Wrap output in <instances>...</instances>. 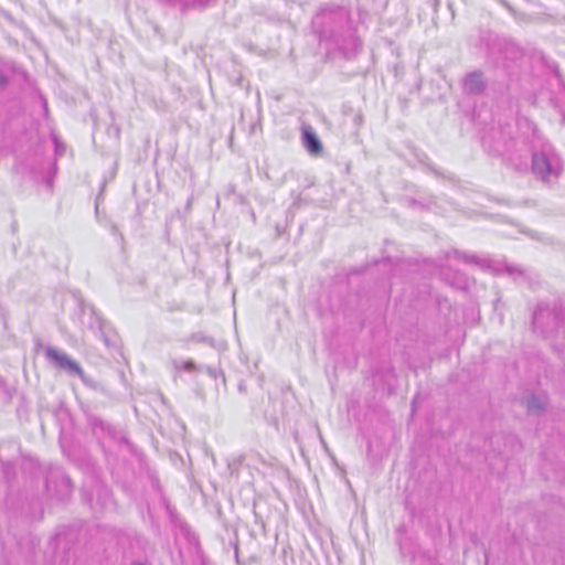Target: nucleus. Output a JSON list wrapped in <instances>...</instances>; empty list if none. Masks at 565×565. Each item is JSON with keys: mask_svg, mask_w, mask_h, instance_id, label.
I'll use <instances>...</instances> for the list:
<instances>
[{"mask_svg": "<svg viewBox=\"0 0 565 565\" xmlns=\"http://www.w3.org/2000/svg\"><path fill=\"white\" fill-rule=\"evenodd\" d=\"M457 259L467 265H472L481 270H490L495 275H507L514 280L524 279L525 271L521 266L509 264L507 260H494L489 257H481L476 254H468L459 249H451L446 253V259Z\"/></svg>", "mask_w": 565, "mask_h": 565, "instance_id": "obj_5", "label": "nucleus"}, {"mask_svg": "<svg viewBox=\"0 0 565 565\" xmlns=\"http://www.w3.org/2000/svg\"><path fill=\"white\" fill-rule=\"evenodd\" d=\"M505 46H507V50H508L509 52H511V54H512L513 56L518 54V50H516L513 45L507 44Z\"/></svg>", "mask_w": 565, "mask_h": 565, "instance_id": "obj_21", "label": "nucleus"}, {"mask_svg": "<svg viewBox=\"0 0 565 565\" xmlns=\"http://www.w3.org/2000/svg\"><path fill=\"white\" fill-rule=\"evenodd\" d=\"M88 424L92 428L94 436H96V438L98 440H102L104 438H109L119 444H124L127 446L130 445L127 436L121 430H119L116 427L111 426L110 424L106 423L102 418L96 417V416H90L88 418Z\"/></svg>", "mask_w": 565, "mask_h": 565, "instance_id": "obj_7", "label": "nucleus"}, {"mask_svg": "<svg viewBox=\"0 0 565 565\" xmlns=\"http://www.w3.org/2000/svg\"><path fill=\"white\" fill-rule=\"evenodd\" d=\"M564 119H565V114H564Z\"/></svg>", "mask_w": 565, "mask_h": 565, "instance_id": "obj_27", "label": "nucleus"}, {"mask_svg": "<svg viewBox=\"0 0 565 565\" xmlns=\"http://www.w3.org/2000/svg\"><path fill=\"white\" fill-rule=\"evenodd\" d=\"M499 1H500V3H501L504 8H507V10H508V11H509L513 17H515V18H516V12H515V10H514V9H513V8H512V7H511V6H510L505 0H499Z\"/></svg>", "mask_w": 565, "mask_h": 565, "instance_id": "obj_19", "label": "nucleus"}, {"mask_svg": "<svg viewBox=\"0 0 565 565\" xmlns=\"http://www.w3.org/2000/svg\"><path fill=\"white\" fill-rule=\"evenodd\" d=\"M161 4L179 8L181 11L190 9L203 10L212 6L216 0H157Z\"/></svg>", "mask_w": 565, "mask_h": 565, "instance_id": "obj_10", "label": "nucleus"}, {"mask_svg": "<svg viewBox=\"0 0 565 565\" xmlns=\"http://www.w3.org/2000/svg\"><path fill=\"white\" fill-rule=\"evenodd\" d=\"M200 372H205L209 376H211L213 379H216L218 374H221L224 377V375L221 371H217L215 367L210 366V365L201 366Z\"/></svg>", "mask_w": 565, "mask_h": 565, "instance_id": "obj_16", "label": "nucleus"}, {"mask_svg": "<svg viewBox=\"0 0 565 565\" xmlns=\"http://www.w3.org/2000/svg\"><path fill=\"white\" fill-rule=\"evenodd\" d=\"M111 231H113V233H114V234H117V233H118V228H117V226H116V225H113Z\"/></svg>", "mask_w": 565, "mask_h": 565, "instance_id": "obj_24", "label": "nucleus"}, {"mask_svg": "<svg viewBox=\"0 0 565 565\" xmlns=\"http://www.w3.org/2000/svg\"><path fill=\"white\" fill-rule=\"evenodd\" d=\"M22 470L25 479L22 495H24L25 499H28L29 495L32 498L38 497L40 493V484H42V492H45L47 497L57 501H65L72 494V481L58 466H49L44 469L39 461L26 459L22 463Z\"/></svg>", "mask_w": 565, "mask_h": 565, "instance_id": "obj_2", "label": "nucleus"}, {"mask_svg": "<svg viewBox=\"0 0 565 565\" xmlns=\"http://www.w3.org/2000/svg\"><path fill=\"white\" fill-rule=\"evenodd\" d=\"M546 406V397L543 395H531L526 401L529 412H540Z\"/></svg>", "mask_w": 565, "mask_h": 565, "instance_id": "obj_13", "label": "nucleus"}, {"mask_svg": "<svg viewBox=\"0 0 565 565\" xmlns=\"http://www.w3.org/2000/svg\"><path fill=\"white\" fill-rule=\"evenodd\" d=\"M301 142L305 149L311 156H319L322 152V142L313 128L309 125H303L301 127Z\"/></svg>", "mask_w": 565, "mask_h": 565, "instance_id": "obj_8", "label": "nucleus"}, {"mask_svg": "<svg viewBox=\"0 0 565 565\" xmlns=\"http://www.w3.org/2000/svg\"><path fill=\"white\" fill-rule=\"evenodd\" d=\"M532 324L545 339L565 338V303L540 302L533 312Z\"/></svg>", "mask_w": 565, "mask_h": 565, "instance_id": "obj_3", "label": "nucleus"}, {"mask_svg": "<svg viewBox=\"0 0 565 565\" xmlns=\"http://www.w3.org/2000/svg\"><path fill=\"white\" fill-rule=\"evenodd\" d=\"M190 341L195 342V343H206L210 347H214L215 345L214 339L209 337V335H206V334H204L203 332L192 333L190 335Z\"/></svg>", "mask_w": 565, "mask_h": 565, "instance_id": "obj_14", "label": "nucleus"}, {"mask_svg": "<svg viewBox=\"0 0 565 565\" xmlns=\"http://www.w3.org/2000/svg\"><path fill=\"white\" fill-rule=\"evenodd\" d=\"M44 355L56 370L63 371L71 376L79 377L82 383L92 390L96 391L99 388V384L90 376H87L79 363L65 352L54 347H46Z\"/></svg>", "mask_w": 565, "mask_h": 565, "instance_id": "obj_6", "label": "nucleus"}, {"mask_svg": "<svg viewBox=\"0 0 565 565\" xmlns=\"http://www.w3.org/2000/svg\"><path fill=\"white\" fill-rule=\"evenodd\" d=\"M441 277L447 284L457 289L466 290L469 288V278L462 273L456 271L454 277L450 278L449 269L445 268L441 270Z\"/></svg>", "mask_w": 565, "mask_h": 565, "instance_id": "obj_11", "label": "nucleus"}, {"mask_svg": "<svg viewBox=\"0 0 565 565\" xmlns=\"http://www.w3.org/2000/svg\"><path fill=\"white\" fill-rule=\"evenodd\" d=\"M2 471H3L4 479L9 483V487L12 488L11 477L14 476V473H15L14 465L12 462H4L2 466Z\"/></svg>", "mask_w": 565, "mask_h": 565, "instance_id": "obj_15", "label": "nucleus"}, {"mask_svg": "<svg viewBox=\"0 0 565 565\" xmlns=\"http://www.w3.org/2000/svg\"><path fill=\"white\" fill-rule=\"evenodd\" d=\"M546 66L551 70V72L555 76H557V77L559 76V68H558V65L556 64V62H554V61L547 62Z\"/></svg>", "mask_w": 565, "mask_h": 565, "instance_id": "obj_18", "label": "nucleus"}, {"mask_svg": "<svg viewBox=\"0 0 565 565\" xmlns=\"http://www.w3.org/2000/svg\"><path fill=\"white\" fill-rule=\"evenodd\" d=\"M53 143H54V148H55V154L58 157V156H62L65 151V147L64 145H62L58 140V138L56 136H53Z\"/></svg>", "mask_w": 565, "mask_h": 565, "instance_id": "obj_17", "label": "nucleus"}, {"mask_svg": "<svg viewBox=\"0 0 565 565\" xmlns=\"http://www.w3.org/2000/svg\"><path fill=\"white\" fill-rule=\"evenodd\" d=\"M43 108H44V111L46 113L47 111V104H46L45 100L43 102Z\"/></svg>", "mask_w": 565, "mask_h": 565, "instance_id": "obj_25", "label": "nucleus"}, {"mask_svg": "<svg viewBox=\"0 0 565 565\" xmlns=\"http://www.w3.org/2000/svg\"><path fill=\"white\" fill-rule=\"evenodd\" d=\"M6 387V382L2 377H0V390Z\"/></svg>", "mask_w": 565, "mask_h": 565, "instance_id": "obj_23", "label": "nucleus"}, {"mask_svg": "<svg viewBox=\"0 0 565 565\" xmlns=\"http://www.w3.org/2000/svg\"><path fill=\"white\" fill-rule=\"evenodd\" d=\"M462 86L466 94H482L487 86L482 72L475 71L467 74L462 81Z\"/></svg>", "mask_w": 565, "mask_h": 565, "instance_id": "obj_9", "label": "nucleus"}, {"mask_svg": "<svg viewBox=\"0 0 565 565\" xmlns=\"http://www.w3.org/2000/svg\"><path fill=\"white\" fill-rule=\"evenodd\" d=\"M99 493L100 495H103V498L105 500L109 499L110 498V493H109V490L106 488V487H100L99 488Z\"/></svg>", "mask_w": 565, "mask_h": 565, "instance_id": "obj_20", "label": "nucleus"}, {"mask_svg": "<svg viewBox=\"0 0 565 565\" xmlns=\"http://www.w3.org/2000/svg\"><path fill=\"white\" fill-rule=\"evenodd\" d=\"M130 565H150L147 561L145 562H141V561H135L132 562Z\"/></svg>", "mask_w": 565, "mask_h": 565, "instance_id": "obj_22", "label": "nucleus"}, {"mask_svg": "<svg viewBox=\"0 0 565 565\" xmlns=\"http://www.w3.org/2000/svg\"><path fill=\"white\" fill-rule=\"evenodd\" d=\"M172 367L174 371V379H177L180 375L181 371L188 372V373H194L200 372L201 366L196 365L194 361L192 360H172Z\"/></svg>", "mask_w": 565, "mask_h": 565, "instance_id": "obj_12", "label": "nucleus"}, {"mask_svg": "<svg viewBox=\"0 0 565 565\" xmlns=\"http://www.w3.org/2000/svg\"><path fill=\"white\" fill-rule=\"evenodd\" d=\"M531 170L537 180L547 185H553L562 175L564 166L554 147L545 143L533 151Z\"/></svg>", "mask_w": 565, "mask_h": 565, "instance_id": "obj_4", "label": "nucleus"}, {"mask_svg": "<svg viewBox=\"0 0 565 565\" xmlns=\"http://www.w3.org/2000/svg\"><path fill=\"white\" fill-rule=\"evenodd\" d=\"M355 121H356V122H360V121H361V116H360V115H359V116H356Z\"/></svg>", "mask_w": 565, "mask_h": 565, "instance_id": "obj_26", "label": "nucleus"}, {"mask_svg": "<svg viewBox=\"0 0 565 565\" xmlns=\"http://www.w3.org/2000/svg\"><path fill=\"white\" fill-rule=\"evenodd\" d=\"M312 29L320 41L330 43L348 55L361 47V41L355 35L348 10L341 7L324 8L312 18Z\"/></svg>", "mask_w": 565, "mask_h": 565, "instance_id": "obj_1", "label": "nucleus"}]
</instances>
